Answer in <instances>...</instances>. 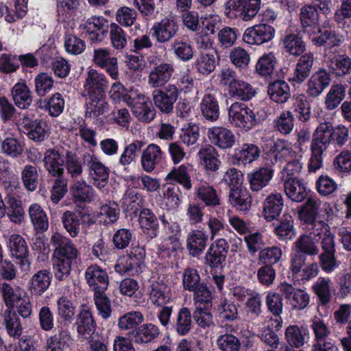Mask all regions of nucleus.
Here are the masks:
<instances>
[{"label":"nucleus","mask_w":351,"mask_h":351,"mask_svg":"<svg viewBox=\"0 0 351 351\" xmlns=\"http://www.w3.org/2000/svg\"><path fill=\"white\" fill-rule=\"evenodd\" d=\"M274 33L271 25L261 23L247 28L243 35V40L249 45H261L270 41Z\"/></svg>","instance_id":"0eeeda50"},{"label":"nucleus","mask_w":351,"mask_h":351,"mask_svg":"<svg viewBox=\"0 0 351 351\" xmlns=\"http://www.w3.org/2000/svg\"><path fill=\"white\" fill-rule=\"evenodd\" d=\"M64 164L67 173L72 178H77L82 175L83 172L82 163L75 154L66 151Z\"/></svg>","instance_id":"0e129e2a"},{"label":"nucleus","mask_w":351,"mask_h":351,"mask_svg":"<svg viewBox=\"0 0 351 351\" xmlns=\"http://www.w3.org/2000/svg\"><path fill=\"white\" fill-rule=\"evenodd\" d=\"M284 191L292 201L302 202L307 195L306 189L297 178H286L284 182Z\"/></svg>","instance_id":"c756f323"},{"label":"nucleus","mask_w":351,"mask_h":351,"mask_svg":"<svg viewBox=\"0 0 351 351\" xmlns=\"http://www.w3.org/2000/svg\"><path fill=\"white\" fill-rule=\"evenodd\" d=\"M317 32L319 36L312 38L313 44L317 47H324L326 49H330L340 46L344 40L342 34H338L331 29L322 30L318 27Z\"/></svg>","instance_id":"a211bd4d"},{"label":"nucleus","mask_w":351,"mask_h":351,"mask_svg":"<svg viewBox=\"0 0 351 351\" xmlns=\"http://www.w3.org/2000/svg\"><path fill=\"white\" fill-rule=\"evenodd\" d=\"M75 324L77 333L84 339H89L95 333L97 328L93 313L88 308L80 310Z\"/></svg>","instance_id":"ddd939ff"},{"label":"nucleus","mask_w":351,"mask_h":351,"mask_svg":"<svg viewBox=\"0 0 351 351\" xmlns=\"http://www.w3.org/2000/svg\"><path fill=\"white\" fill-rule=\"evenodd\" d=\"M90 101L86 104L87 110L86 114L89 117H97L108 110L109 105L106 101L104 94L88 95Z\"/></svg>","instance_id":"c03bdc74"},{"label":"nucleus","mask_w":351,"mask_h":351,"mask_svg":"<svg viewBox=\"0 0 351 351\" xmlns=\"http://www.w3.org/2000/svg\"><path fill=\"white\" fill-rule=\"evenodd\" d=\"M119 217V209L115 203L105 204L100 207L98 214L99 221L105 226L115 223Z\"/></svg>","instance_id":"5fc2aeb1"},{"label":"nucleus","mask_w":351,"mask_h":351,"mask_svg":"<svg viewBox=\"0 0 351 351\" xmlns=\"http://www.w3.org/2000/svg\"><path fill=\"white\" fill-rule=\"evenodd\" d=\"M267 94L271 101L280 104L286 103L291 95L289 85L280 80L269 83Z\"/></svg>","instance_id":"b1692460"},{"label":"nucleus","mask_w":351,"mask_h":351,"mask_svg":"<svg viewBox=\"0 0 351 351\" xmlns=\"http://www.w3.org/2000/svg\"><path fill=\"white\" fill-rule=\"evenodd\" d=\"M192 315L187 307H182L180 309L175 327L178 334L186 335L191 329Z\"/></svg>","instance_id":"4d7b16f0"},{"label":"nucleus","mask_w":351,"mask_h":351,"mask_svg":"<svg viewBox=\"0 0 351 351\" xmlns=\"http://www.w3.org/2000/svg\"><path fill=\"white\" fill-rule=\"evenodd\" d=\"M274 170L269 167H260L248 174L250 186L253 191H259L267 186L273 178Z\"/></svg>","instance_id":"cd10ccee"},{"label":"nucleus","mask_w":351,"mask_h":351,"mask_svg":"<svg viewBox=\"0 0 351 351\" xmlns=\"http://www.w3.org/2000/svg\"><path fill=\"white\" fill-rule=\"evenodd\" d=\"M85 279L94 293L108 289V276L104 269L97 265H90L86 269Z\"/></svg>","instance_id":"9b49d317"},{"label":"nucleus","mask_w":351,"mask_h":351,"mask_svg":"<svg viewBox=\"0 0 351 351\" xmlns=\"http://www.w3.org/2000/svg\"><path fill=\"white\" fill-rule=\"evenodd\" d=\"M145 143L142 141H134L132 143L128 145L119 159V163L122 166H126L131 164L138 156L141 148L144 146Z\"/></svg>","instance_id":"bf43d9fd"},{"label":"nucleus","mask_w":351,"mask_h":351,"mask_svg":"<svg viewBox=\"0 0 351 351\" xmlns=\"http://www.w3.org/2000/svg\"><path fill=\"white\" fill-rule=\"evenodd\" d=\"M200 108L203 117L210 121H215L219 117V106L218 101L215 95L211 93H207L204 95Z\"/></svg>","instance_id":"c9c22d12"},{"label":"nucleus","mask_w":351,"mask_h":351,"mask_svg":"<svg viewBox=\"0 0 351 351\" xmlns=\"http://www.w3.org/2000/svg\"><path fill=\"white\" fill-rule=\"evenodd\" d=\"M143 321V316L141 312L131 311L121 316L119 320V326L121 330H134L138 324Z\"/></svg>","instance_id":"69168bd1"},{"label":"nucleus","mask_w":351,"mask_h":351,"mask_svg":"<svg viewBox=\"0 0 351 351\" xmlns=\"http://www.w3.org/2000/svg\"><path fill=\"white\" fill-rule=\"evenodd\" d=\"M7 246L11 257L16 259L21 269L29 270L31 265L29 251L25 239L20 234H14L10 236Z\"/></svg>","instance_id":"7ed1b4c3"},{"label":"nucleus","mask_w":351,"mask_h":351,"mask_svg":"<svg viewBox=\"0 0 351 351\" xmlns=\"http://www.w3.org/2000/svg\"><path fill=\"white\" fill-rule=\"evenodd\" d=\"M29 215L34 230L37 233L47 230L49 220L43 208L38 204H32L29 208Z\"/></svg>","instance_id":"72a5a7b5"},{"label":"nucleus","mask_w":351,"mask_h":351,"mask_svg":"<svg viewBox=\"0 0 351 351\" xmlns=\"http://www.w3.org/2000/svg\"><path fill=\"white\" fill-rule=\"evenodd\" d=\"M228 93L231 97L237 99L247 101L255 95L256 91L250 84L237 80L228 88Z\"/></svg>","instance_id":"37998d69"},{"label":"nucleus","mask_w":351,"mask_h":351,"mask_svg":"<svg viewBox=\"0 0 351 351\" xmlns=\"http://www.w3.org/2000/svg\"><path fill=\"white\" fill-rule=\"evenodd\" d=\"M326 62L330 71L336 77H343L351 73V58L346 54L328 56Z\"/></svg>","instance_id":"2eb2a0df"},{"label":"nucleus","mask_w":351,"mask_h":351,"mask_svg":"<svg viewBox=\"0 0 351 351\" xmlns=\"http://www.w3.org/2000/svg\"><path fill=\"white\" fill-rule=\"evenodd\" d=\"M229 245L224 239H219L210 245L205 256V263L211 268L222 266L226 261Z\"/></svg>","instance_id":"1a4fd4ad"},{"label":"nucleus","mask_w":351,"mask_h":351,"mask_svg":"<svg viewBox=\"0 0 351 351\" xmlns=\"http://www.w3.org/2000/svg\"><path fill=\"white\" fill-rule=\"evenodd\" d=\"M321 202L313 197H308L305 204L301 206L298 215L304 222L313 225L318 215Z\"/></svg>","instance_id":"79ce46f5"},{"label":"nucleus","mask_w":351,"mask_h":351,"mask_svg":"<svg viewBox=\"0 0 351 351\" xmlns=\"http://www.w3.org/2000/svg\"><path fill=\"white\" fill-rule=\"evenodd\" d=\"M300 20L303 32L309 35L314 34L319 21V14L314 6L306 5L302 8L300 11Z\"/></svg>","instance_id":"c85d7f7f"},{"label":"nucleus","mask_w":351,"mask_h":351,"mask_svg":"<svg viewBox=\"0 0 351 351\" xmlns=\"http://www.w3.org/2000/svg\"><path fill=\"white\" fill-rule=\"evenodd\" d=\"M208 236L202 230L191 231L186 239V247L192 256H199L206 248Z\"/></svg>","instance_id":"a878e982"},{"label":"nucleus","mask_w":351,"mask_h":351,"mask_svg":"<svg viewBox=\"0 0 351 351\" xmlns=\"http://www.w3.org/2000/svg\"><path fill=\"white\" fill-rule=\"evenodd\" d=\"M86 216V214L81 212L77 213L70 210H66L62 214L61 219L63 226L71 237L78 235L80 230V221Z\"/></svg>","instance_id":"e433bc0d"},{"label":"nucleus","mask_w":351,"mask_h":351,"mask_svg":"<svg viewBox=\"0 0 351 351\" xmlns=\"http://www.w3.org/2000/svg\"><path fill=\"white\" fill-rule=\"evenodd\" d=\"M276 63V58L272 53L265 54L256 63V70L262 76L271 77Z\"/></svg>","instance_id":"13d9d810"},{"label":"nucleus","mask_w":351,"mask_h":351,"mask_svg":"<svg viewBox=\"0 0 351 351\" xmlns=\"http://www.w3.org/2000/svg\"><path fill=\"white\" fill-rule=\"evenodd\" d=\"M208 136L213 144L221 149L232 147L235 141L232 132L223 127L209 128Z\"/></svg>","instance_id":"aec40b11"},{"label":"nucleus","mask_w":351,"mask_h":351,"mask_svg":"<svg viewBox=\"0 0 351 351\" xmlns=\"http://www.w3.org/2000/svg\"><path fill=\"white\" fill-rule=\"evenodd\" d=\"M175 56L182 61H189L193 57V51L191 45L184 41L175 40L171 45Z\"/></svg>","instance_id":"338daca9"},{"label":"nucleus","mask_w":351,"mask_h":351,"mask_svg":"<svg viewBox=\"0 0 351 351\" xmlns=\"http://www.w3.org/2000/svg\"><path fill=\"white\" fill-rule=\"evenodd\" d=\"M329 278H319L313 285V290L318 297L322 305H327L331 301V289Z\"/></svg>","instance_id":"603ef678"},{"label":"nucleus","mask_w":351,"mask_h":351,"mask_svg":"<svg viewBox=\"0 0 351 351\" xmlns=\"http://www.w3.org/2000/svg\"><path fill=\"white\" fill-rule=\"evenodd\" d=\"M263 206L265 219L268 221L277 219L284 207L282 195L278 193H271L265 198Z\"/></svg>","instance_id":"4be33fe9"},{"label":"nucleus","mask_w":351,"mask_h":351,"mask_svg":"<svg viewBox=\"0 0 351 351\" xmlns=\"http://www.w3.org/2000/svg\"><path fill=\"white\" fill-rule=\"evenodd\" d=\"M228 197L229 203L239 211H247L251 208L252 197L245 188H231Z\"/></svg>","instance_id":"5701e85b"},{"label":"nucleus","mask_w":351,"mask_h":351,"mask_svg":"<svg viewBox=\"0 0 351 351\" xmlns=\"http://www.w3.org/2000/svg\"><path fill=\"white\" fill-rule=\"evenodd\" d=\"M261 155L260 148L254 144L245 143L241 149L232 157V162L235 165L250 164L257 160Z\"/></svg>","instance_id":"bb28decb"},{"label":"nucleus","mask_w":351,"mask_h":351,"mask_svg":"<svg viewBox=\"0 0 351 351\" xmlns=\"http://www.w3.org/2000/svg\"><path fill=\"white\" fill-rule=\"evenodd\" d=\"M178 30V24L174 19L164 18L152 25L150 34L158 43L164 44L172 40Z\"/></svg>","instance_id":"39448f33"},{"label":"nucleus","mask_w":351,"mask_h":351,"mask_svg":"<svg viewBox=\"0 0 351 351\" xmlns=\"http://www.w3.org/2000/svg\"><path fill=\"white\" fill-rule=\"evenodd\" d=\"M162 151L160 147L156 144L149 145L143 150L141 156V165L143 169L147 171H152L156 166L157 160L161 158Z\"/></svg>","instance_id":"4c0bfd02"},{"label":"nucleus","mask_w":351,"mask_h":351,"mask_svg":"<svg viewBox=\"0 0 351 351\" xmlns=\"http://www.w3.org/2000/svg\"><path fill=\"white\" fill-rule=\"evenodd\" d=\"M70 191L75 203L90 202L94 195L93 187L86 184L84 180H80L74 182L71 186Z\"/></svg>","instance_id":"473e14b6"},{"label":"nucleus","mask_w":351,"mask_h":351,"mask_svg":"<svg viewBox=\"0 0 351 351\" xmlns=\"http://www.w3.org/2000/svg\"><path fill=\"white\" fill-rule=\"evenodd\" d=\"M3 321L8 333L14 337H19L22 334L23 327L16 311L6 309L3 313Z\"/></svg>","instance_id":"a18cd8bd"},{"label":"nucleus","mask_w":351,"mask_h":351,"mask_svg":"<svg viewBox=\"0 0 351 351\" xmlns=\"http://www.w3.org/2000/svg\"><path fill=\"white\" fill-rule=\"evenodd\" d=\"M315 59L312 53H306L299 58L290 81L298 84H302L309 76Z\"/></svg>","instance_id":"f3484780"},{"label":"nucleus","mask_w":351,"mask_h":351,"mask_svg":"<svg viewBox=\"0 0 351 351\" xmlns=\"http://www.w3.org/2000/svg\"><path fill=\"white\" fill-rule=\"evenodd\" d=\"M11 94L15 105L21 109H27L32 103V92L24 82L16 83L12 88Z\"/></svg>","instance_id":"7c9ffc66"},{"label":"nucleus","mask_w":351,"mask_h":351,"mask_svg":"<svg viewBox=\"0 0 351 351\" xmlns=\"http://www.w3.org/2000/svg\"><path fill=\"white\" fill-rule=\"evenodd\" d=\"M21 180L25 188L29 191H34L38 184V173L37 167L27 165L21 171Z\"/></svg>","instance_id":"6e6d98bb"},{"label":"nucleus","mask_w":351,"mask_h":351,"mask_svg":"<svg viewBox=\"0 0 351 351\" xmlns=\"http://www.w3.org/2000/svg\"><path fill=\"white\" fill-rule=\"evenodd\" d=\"M173 66L169 63H161L154 66L148 77L149 84L154 88L163 86L171 77Z\"/></svg>","instance_id":"4468645a"},{"label":"nucleus","mask_w":351,"mask_h":351,"mask_svg":"<svg viewBox=\"0 0 351 351\" xmlns=\"http://www.w3.org/2000/svg\"><path fill=\"white\" fill-rule=\"evenodd\" d=\"M278 289L282 295L289 301L293 308L304 309L309 302V295L304 290L295 288L291 284L283 282L280 284Z\"/></svg>","instance_id":"6e6552de"},{"label":"nucleus","mask_w":351,"mask_h":351,"mask_svg":"<svg viewBox=\"0 0 351 351\" xmlns=\"http://www.w3.org/2000/svg\"><path fill=\"white\" fill-rule=\"evenodd\" d=\"M52 275L49 269H42L34 274L30 280L29 291L32 295L40 296L49 287Z\"/></svg>","instance_id":"6ab92c4d"},{"label":"nucleus","mask_w":351,"mask_h":351,"mask_svg":"<svg viewBox=\"0 0 351 351\" xmlns=\"http://www.w3.org/2000/svg\"><path fill=\"white\" fill-rule=\"evenodd\" d=\"M139 225L144 231H152V237L157 235V230L158 229V221L154 213L148 208H143L141 210L138 216Z\"/></svg>","instance_id":"3c124183"},{"label":"nucleus","mask_w":351,"mask_h":351,"mask_svg":"<svg viewBox=\"0 0 351 351\" xmlns=\"http://www.w3.org/2000/svg\"><path fill=\"white\" fill-rule=\"evenodd\" d=\"M76 306L66 296H61L57 300V313L64 326L71 324L75 316Z\"/></svg>","instance_id":"f704fd0d"},{"label":"nucleus","mask_w":351,"mask_h":351,"mask_svg":"<svg viewBox=\"0 0 351 351\" xmlns=\"http://www.w3.org/2000/svg\"><path fill=\"white\" fill-rule=\"evenodd\" d=\"M5 201L10 219L15 223L21 221L24 215L21 199L13 195H8Z\"/></svg>","instance_id":"052dcab7"},{"label":"nucleus","mask_w":351,"mask_h":351,"mask_svg":"<svg viewBox=\"0 0 351 351\" xmlns=\"http://www.w3.org/2000/svg\"><path fill=\"white\" fill-rule=\"evenodd\" d=\"M106 291H101L94 293L93 300L98 314L104 319H108L112 313L111 300L105 293Z\"/></svg>","instance_id":"864d4df0"},{"label":"nucleus","mask_w":351,"mask_h":351,"mask_svg":"<svg viewBox=\"0 0 351 351\" xmlns=\"http://www.w3.org/2000/svg\"><path fill=\"white\" fill-rule=\"evenodd\" d=\"M335 169L343 173L351 171V151L346 149L341 152L334 159Z\"/></svg>","instance_id":"774afa93"},{"label":"nucleus","mask_w":351,"mask_h":351,"mask_svg":"<svg viewBox=\"0 0 351 351\" xmlns=\"http://www.w3.org/2000/svg\"><path fill=\"white\" fill-rule=\"evenodd\" d=\"M304 330L298 326L291 325L286 329L285 338L290 346L299 348L304 344Z\"/></svg>","instance_id":"680f3d73"},{"label":"nucleus","mask_w":351,"mask_h":351,"mask_svg":"<svg viewBox=\"0 0 351 351\" xmlns=\"http://www.w3.org/2000/svg\"><path fill=\"white\" fill-rule=\"evenodd\" d=\"M22 124L27 130V136L36 142L43 141L47 136V125L45 122L35 119L32 120L25 117L22 119Z\"/></svg>","instance_id":"2f4dec72"},{"label":"nucleus","mask_w":351,"mask_h":351,"mask_svg":"<svg viewBox=\"0 0 351 351\" xmlns=\"http://www.w3.org/2000/svg\"><path fill=\"white\" fill-rule=\"evenodd\" d=\"M295 252L298 254H302L308 256L318 255L319 250L314 239L307 234L301 235L294 243Z\"/></svg>","instance_id":"49530a36"},{"label":"nucleus","mask_w":351,"mask_h":351,"mask_svg":"<svg viewBox=\"0 0 351 351\" xmlns=\"http://www.w3.org/2000/svg\"><path fill=\"white\" fill-rule=\"evenodd\" d=\"M160 334L159 328L152 324H145L136 330L128 332L132 341L137 343H147L156 339Z\"/></svg>","instance_id":"393cba45"},{"label":"nucleus","mask_w":351,"mask_h":351,"mask_svg":"<svg viewBox=\"0 0 351 351\" xmlns=\"http://www.w3.org/2000/svg\"><path fill=\"white\" fill-rule=\"evenodd\" d=\"M83 159L84 163L88 167L89 175L95 182L97 186L104 187L108 180L109 169L93 155H84Z\"/></svg>","instance_id":"9d476101"},{"label":"nucleus","mask_w":351,"mask_h":351,"mask_svg":"<svg viewBox=\"0 0 351 351\" xmlns=\"http://www.w3.org/2000/svg\"><path fill=\"white\" fill-rule=\"evenodd\" d=\"M228 117L232 124L246 131L252 129L258 122L253 110L241 102H234L230 106Z\"/></svg>","instance_id":"f03ea898"},{"label":"nucleus","mask_w":351,"mask_h":351,"mask_svg":"<svg viewBox=\"0 0 351 351\" xmlns=\"http://www.w3.org/2000/svg\"><path fill=\"white\" fill-rule=\"evenodd\" d=\"M217 62L213 54L202 53L196 60V69L203 75H208L213 72L216 66Z\"/></svg>","instance_id":"e2e57ef3"},{"label":"nucleus","mask_w":351,"mask_h":351,"mask_svg":"<svg viewBox=\"0 0 351 351\" xmlns=\"http://www.w3.org/2000/svg\"><path fill=\"white\" fill-rule=\"evenodd\" d=\"M67 150L62 147H54L47 149L44 153L43 162L46 171L53 177L62 176L64 174V165Z\"/></svg>","instance_id":"20e7f679"},{"label":"nucleus","mask_w":351,"mask_h":351,"mask_svg":"<svg viewBox=\"0 0 351 351\" xmlns=\"http://www.w3.org/2000/svg\"><path fill=\"white\" fill-rule=\"evenodd\" d=\"M132 112L138 121L143 123L151 122L156 116V110L150 101L136 102L133 106Z\"/></svg>","instance_id":"09e8293b"},{"label":"nucleus","mask_w":351,"mask_h":351,"mask_svg":"<svg viewBox=\"0 0 351 351\" xmlns=\"http://www.w3.org/2000/svg\"><path fill=\"white\" fill-rule=\"evenodd\" d=\"M346 97V88L341 84H333L325 98V105L328 110L335 109Z\"/></svg>","instance_id":"8fccbe9b"},{"label":"nucleus","mask_w":351,"mask_h":351,"mask_svg":"<svg viewBox=\"0 0 351 351\" xmlns=\"http://www.w3.org/2000/svg\"><path fill=\"white\" fill-rule=\"evenodd\" d=\"M0 293L7 309L13 308L15 304L21 300V289L19 287H13L8 282H3L0 285Z\"/></svg>","instance_id":"ea45409f"},{"label":"nucleus","mask_w":351,"mask_h":351,"mask_svg":"<svg viewBox=\"0 0 351 351\" xmlns=\"http://www.w3.org/2000/svg\"><path fill=\"white\" fill-rule=\"evenodd\" d=\"M331 75L325 69H319L315 72L308 82L307 94L317 97L330 85Z\"/></svg>","instance_id":"f8f14e48"},{"label":"nucleus","mask_w":351,"mask_h":351,"mask_svg":"<svg viewBox=\"0 0 351 351\" xmlns=\"http://www.w3.org/2000/svg\"><path fill=\"white\" fill-rule=\"evenodd\" d=\"M50 243L54 248L53 258L56 261L73 264L77 260L78 251L70 239L56 232Z\"/></svg>","instance_id":"f257e3e1"},{"label":"nucleus","mask_w":351,"mask_h":351,"mask_svg":"<svg viewBox=\"0 0 351 351\" xmlns=\"http://www.w3.org/2000/svg\"><path fill=\"white\" fill-rule=\"evenodd\" d=\"M178 88L173 84H169L164 90L155 89L152 94L155 106L162 112L166 114L173 111V105L178 99Z\"/></svg>","instance_id":"423d86ee"},{"label":"nucleus","mask_w":351,"mask_h":351,"mask_svg":"<svg viewBox=\"0 0 351 351\" xmlns=\"http://www.w3.org/2000/svg\"><path fill=\"white\" fill-rule=\"evenodd\" d=\"M198 156L207 169L216 171L221 164L216 149L210 145L201 148L198 152Z\"/></svg>","instance_id":"a19ab883"},{"label":"nucleus","mask_w":351,"mask_h":351,"mask_svg":"<svg viewBox=\"0 0 351 351\" xmlns=\"http://www.w3.org/2000/svg\"><path fill=\"white\" fill-rule=\"evenodd\" d=\"M149 295L152 302L157 306H162L171 299L169 288L158 282L152 283Z\"/></svg>","instance_id":"de8ad7c7"},{"label":"nucleus","mask_w":351,"mask_h":351,"mask_svg":"<svg viewBox=\"0 0 351 351\" xmlns=\"http://www.w3.org/2000/svg\"><path fill=\"white\" fill-rule=\"evenodd\" d=\"M108 87V81L104 75L90 69L87 73L84 84L85 92L88 95L104 94Z\"/></svg>","instance_id":"dca6fc26"},{"label":"nucleus","mask_w":351,"mask_h":351,"mask_svg":"<svg viewBox=\"0 0 351 351\" xmlns=\"http://www.w3.org/2000/svg\"><path fill=\"white\" fill-rule=\"evenodd\" d=\"M284 49L289 55L298 57L306 51V45L302 37L295 34H288L282 39Z\"/></svg>","instance_id":"58836bf2"},{"label":"nucleus","mask_w":351,"mask_h":351,"mask_svg":"<svg viewBox=\"0 0 351 351\" xmlns=\"http://www.w3.org/2000/svg\"><path fill=\"white\" fill-rule=\"evenodd\" d=\"M332 132L333 126L331 123H321L313 135L311 146L326 150L332 142Z\"/></svg>","instance_id":"412c9836"}]
</instances>
